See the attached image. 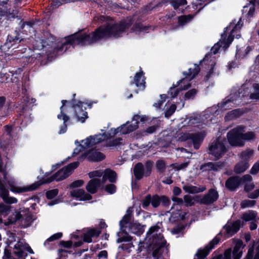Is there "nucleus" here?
<instances>
[{
    "mask_svg": "<svg viewBox=\"0 0 259 259\" xmlns=\"http://www.w3.org/2000/svg\"><path fill=\"white\" fill-rule=\"evenodd\" d=\"M133 17H129L119 24H109L106 27H100L90 34L85 33L74 34L68 37L66 41L62 44L60 48H55V51L57 52L62 51L64 47L69 44L89 45L107 37L119 36L122 32L133 24Z\"/></svg>",
    "mask_w": 259,
    "mask_h": 259,
    "instance_id": "obj_1",
    "label": "nucleus"
},
{
    "mask_svg": "<svg viewBox=\"0 0 259 259\" xmlns=\"http://www.w3.org/2000/svg\"><path fill=\"white\" fill-rule=\"evenodd\" d=\"M161 224H157L151 227L147 233V237L152 238L153 244L152 259H165L162 255L166 241L161 234Z\"/></svg>",
    "mask_w": 259,
    "mask_h": 259,
    "instance_id": "obj_2",
    "label": "nucleus"
},
{
    "mask_svg": "<svg viewBox=\"0 0 259 259\" xmlns=\"http://www.w3.org/2000/svg\"><path fill=\"white\" fill-rule=\"evenodd\" d=\"M242 26L243 22L241 18L238 21L236 20H233L229 26L226 28V30L231 29L230 34L227 38V32L224 31L222 34L221 38L219 41L212 48L211 50V52L215 54L218 52L220 48L224 49H227L233 40L235 32L240 30Z\"/></svg>",
    "mask_w": 259,
    "mask_h": 259,
    "instance_id": "obj_3",
    "label": "nucleus"
},
{
    "mask_svg": "<svg viewBox=\"0 0 259 259\" xmlns=\"http://www.w3.org/2000/svg\"><path fill=\"white\" fill-rule=\"evenodd\" d=\"M244 128V126L239 125L228 132L227 134L228 140L231 145L242 146L244 145L243 140L251 141L255 139V135L252 132L243 134Z\"/></svg>",
    "mask_w": 259,
    "mask_h": 259,
    "instance_id": "obj_4",
    "label": "nucleus"
},
{
    "mask_svg": "<svg viewBox=\"0 0 259 259\" xmlns=\"http://www.w3.org/2000/svg\"><path fill=\"white\" fill-rule=\"evenodd\" d=\"M199 70L200 69L199 66L197 64H195L193 68H189L188 73H186L185 72H184L183 74L184 75H186V77L178 81L177 84L175 87L170 88L168 92V95H169L171 98L176 97L179 93V90L178 89H176V87L182 83H186V84L183 87H182L181 91L186 90L190 88L191 86L190 83H187V82L193 79L198 73Z\"/></svg>",
    "mask_w": 259,
    "mask_h": 259,
    "instance_id": "obj_5",
    "label": "nucleus"
},
{
    "mask_svg": "<svg viewBox=\"0 0 259 259\" xmlns=\"http://www.w3.org/2000/svg\"><path fill=\"white\" fill-rule=\"evenodd\" d=\"M224 142L223 138H218L209 146L208 153L214 157L215 160L220 159L226 152Z\"/></svg>",
    "mask_w": 259,
    "mask_h": 259,
    "instance_id": "obj_6",
    "label": "nucleus"
},
{
    "mask_svg": "<svg viewBox=\"0 0 259 259\" xmlns=\"http://www.w3.org/2000/svg\"><path fill=\"white\" fill-rule=\"evenodd\" d=\"M108 138L104 135L99 134L94 136H90L84 140L81 141V144L79 145L78 147L74 149L73 155H75L82 150V148H87L91 147L102 141L105 140V138Z\"/></svg>",
    "mask_w": 259,
    "mask_h": 259,
    "instance_id": "obj_7",
    "label": "nucleus"
},
{
    "mask_svg": "<svg viewBox=\"0 0 259 259\" xmlns=\"http://www.w3.org/2000/svg\"><path fill=\"white\" fill-rule=\"evenodd\" d=\"M246 96V95L245 94V93H242V89H241L238 94L236 93L231 94L230 96L225 101L220 104V107L223 110H227L232 107H234L235 105H239L241 103L239 100L242 97Z\"/></svg>",
    "mask_w": 259,
    "mask_h": 259,
    "instance_id": "obj_8",
    "label": "nucleus"
},
{
    "mask_svg": "<svg viewBox=\"0 0 259 259\" xmlns=\"http://www.w3.org/2000/svg\"><path fill=\"white\" fill-rule=\"evenodd\" d=\"M14 254L17 256V259H25L27 255L24 250L27 251L30 253H34L31 248L23 240L19 239L13 247Z\"/></svg>",
    "mask_w": 259,
    "mask_h": 259,
    "instance_id": "obj_9",
    "label": "nucleus"
},
{
    "mask_svg": "<svg viewBox=\"0 0 259 259\" xmlns=\"http://www.w3.org/2000/svg\"><path fill=\"white\" fill-rule=\"evenodd\" d=\"M3 175L4 179L8 183L11 188V190L13 192L22 193L31 191L36 190L39 186V184L38 182H36L27 186L18 187L16 186V184L13 179H7L5 172H4Z\"/></svg>",
    "mask_w": 259,
    "mask_h": 259,
    "instance_id": "obj_10",
    "label": "nucleus"
},
{
    "mask_svg": "<svg viewBox=\"0 0 259 259\" xmlns=\"http://www.w3.org/2000/svg\"><path fill=\"white\" fill-rule=\"evenodd\" d=\"M79 165V162L75 161L70 163L67 166L62 168L58 171L52 177L50 182L55 180L60 181L67 178L72 172V171Z\"/></svg>",
    "mask_w": 259,
    "mask_h": 259,
    "instance_id": "obj_11",
    "label": "nucleus"
},
{
    "mask_svg": "<svg viewBox=\"0 0 259 259\" xmlns=\"http://www.w3.org/2000/svg\"><path fill=\"white\" fill-rule=\"evenodd\" d=\"M137 128V123L133 122L130 125L128 124V122H127L126 124H123L120 127L117 128L116 129H111L110 133L108 134H103L102 135L107 136L108 138H105V140L110 138L111 137L117 134L121 133L122 134H126L130 132H132Z\"/></svg>",
    "mask_w": 259,
    "mask_h": 259,
    "instance_id": "obj_12",
    "label": "nucleus"
},
{
    "mask_svg": "<svg viewBox=\"0 0 259 259\" xmlns=\"http://www.w3.org/2000/svg\"><path fill=\"white\" fill-rule=\"evenodd\" d=\"M203 136L200 134H182L180 139H181V141L191 139L193 142L194 148L196 149H198L203 141Z\"/></svg>",
    "mask_w": 259,
    "mask_h": 259,
    "instance_id": "obj_13",
    "label": "nucleus"
},
{
    "mask_svg": "<svg viewBox=\"0 0 259 259\" xmlns=\"http://www.w3.org/2000/svg\"><path fill=\"white\" fill-rule=\"evenodd\" d=\"M13 216L14 220L11 221V223H14L17 221L20 220L22 225L24 228L29 226L33 221L31 214L29 213H27L24 215L21 214V212H19L13 214Z\"/></svg>",
    "mask_w": 259,
    "mask_h": 259,
    "instance_id": "obj_14",
    "label": "nucleus"
},
{
    "mask_svg": "<svg viewBox=\"0 0 259 259\" xmlns=\"http://www.w3.org/2000/svg\"><path fill=\"white\" fill-rule=\"evenodd\" d=\"M220 238L215 237L204 248L199 249L196 255L200 259L205 258L209 253V251L214 248L215 245L220 241Z\"/></svg>",
    "mask_w": 259,
    "mask_h": 259,
    "instance_id": "obj_15",
    "label": "nucleus"
},
{
    "mask_svg": "<svg viewBox=\"0 0 259 259\" xmlns=\"http://www.w3.org/2000/svg\"><path fill=\"white\" fill-rule=\"evenodd\" d=\"M241 224L240 220H237L233 222H228L224 227L226 233L229 236L235 234L240 229Z\"/></svg>",
    "mask_w": 259,
    "mask_h": 259,
    "instance_id": "obj_16",
    "label": "nucleus"
},
{
    "mask_svg": "<svg viewBox=\"0 0 259 259\" xmlns=\"http://www.w3.org/2000/svg\"><path fill=\"white\" fill-rule=\"evenodd\" d=\"M219 198V194L214 189H211L208 191V192L204 195L201 199V203L204 204H209L213 203Z\"/></svg>",
    "mask_w": 259,
    "mask_h": 259,
    "instance_id": "obj_17",
    "label": "nucleus"
},
{
    "mask_svg": "<svg viewBox=\"0 0 259 259\" xmlns=\"http://www.w3.org/2000/svg\"><path fill=\"white\" fill-rule=\"evenodd\" d=\"M102 180L94 178L91 179L86 186L87 190L91 194H95L97 192L99 188L102 186Z\"/></svg>",
    "mask_w": 259,
    "mask_h": 259,
    "instance_id": "obj_18",
    "label": "nucleus"
},
{
    "mask_svg": "<svg viewBox=\"0 0 259 259\" xmlns=\"http://www.w3.org/2000/svg\"><path fill=\"white\" fill-rule=\"evenodd\" d=\"M70 195L72 197H76L80 200H89L92 199V196L86 193L82 189H73L70 191Z\"/></svg>",
    "mask_w": 259,
    "mask_h": 259,
    "instance_id": "obj_19",
    "label": "nucleus"
},
{
    "mask_svg": "<svg viewBox=\"0 0 259 259\" xmlns=\"http://www.w3.org/2000/svg\"><path fill=\"white\" fill-rule=\"evenodd\" d=\"M83 104L81 102H79L77 104L74 106L75 116L78 121L83 122L85 119L88 118V113L86 111L80 108V106Z\"/></svg>",
    "mask_w": 259,
    "mask_h": 259,
    "instance_id": "obj_20",
    "label": "nucleus"
},
{
    "mask_svg": "<svg viewBox=\"0 0 259 259\" xmlns=\"http://www.w3.org/2000/svg\"><path fill=\"white\" fill-rule=\"evenodd\" d=\"M223 162H207L200 166V169L203 171L213 170L217 171L219 168H222L224 166Z\"/></svg>",
    "mask_w": 259,
    "mask_h": 259,
    "instance_id": "obj_21",
    "label": "nucleus"
},
{
    "mask_svg": "<svg viewBox=\"0 0 259 259\" xmlns=\"http://www.w3.org/2000/svg\"><path fill=\"white\" fill-rule=\"evenodd\" d=\"M243 242L237 240L233 251V259H240L242 255V249L244 248Z\"/></svg>",
    "mask_w": 259,
    "mask_h": 259,
    "instance_id": "obj_22",
    "label": "nucleus"
},
{
    "mask_svg": "<svg viewBox=\"0 0 259 259\" xmlns=\"http://www.w3.org/2000/svg\"><path fill=\"white\" fill-rule=\"evenodd\" d=\"M87 158L89 161H97L103 160L104 155L103 153L96 150H92L87 154Z\"/></svg>",
    "mask_w": 259,
    "mask_h": 259,
    "instance_id": "obj_23",
    "label": "nucleus"
},
{
    "mask_svg": "<svg viewBox=\"0 0 259 259\" xmlns=\"http://www.w3.org/2000/svg\"><path fill=\"white\" fill-rule=\"evenodd\" d=\"M240 184L238 177H233L229 178L226 182V187L230 190H234Z\"/></svg>",
    "mask_w": 259,
    "mask_h": 259,
    "instance_id": "obj_24",
    "label": "nucleus"
},
{
    "mask_svg": "<svg viewBox=\"0 0 259 259\" xmlns=\"http://www.w3.org/2000/svg\"><path fill=\"white\" fill-rule=\"evenodd\" d=\"M100 233L101 231L99 229H90L84 234L83 240L85 242L90 243L92 241V237H97Z\"/></svg>",
    "mask_w": 259,
    "mask_h": 259,
    "instance_id": "obj_25",
    "label": "nucleus"
},
{
    "mask_svg": "<svg viewBox=\"0 0 259 259\" xmlns=\"http://www.w3.org/2000/svg\"><path fill=\"white\" fill-rule=\"evenodd\" d=\"M108 179L111 183H114L116 181V174L114 171L109 169H106L104 171V175L102 177V183L104 184Z\"/></svg>",
    "mask_w": 259,
    "mask_h": 259,
    "instance_id": "obj_26",
    "label": "nucleus"
},
{
    "mask_svg": "<svg viewBox=\"0 0 259 259\" xmlns=\"http://www.w3.org/2000/svg\"><path fill=\"white\" fill-rule=\"evenodd\" d=\"M183 189L187 193L194 194L203 192L206 190V187L204 186L185 185L183 186Z\"/></svg>",
    "mask_w": 259,
    "mask_h": 259,
    "instance_id": "obj_27",
    "label": "nucleus"
},
{
    "mask_svg": "<svg viewBox=\"0 0 259 259\" xmlns=\"http://www.w3.org/2000/svg\"><path fill=\"white\" fill-rule=\"evenodd\" d=\"M135 83L137 87L140 88L142 89L145 88V77L144 76L143 73H136L134 78V82L131 83L132 85L134 83Z\"/></svg>",
    "mask_w": 259,
    "mask_h": 259,
    "instance_id": "obj_28",
    "label": "nucleus"
},
{
    "mask_svg": "<svg viewBox=\"0 0 259 259\" xmlns=\"http://www.w3.org/2000/svg\"><path fill=\"white\" fill-rule=\"evenodd\" d=\"M248 167V162L241 160L235 165L234 171L236 174H241L244 172Z\"/></svg>",
    "mask_w": 259,
    "mask_h": 259,
    "instance_id": "obj_29",
    "label": "nucleus"
},
{
    "mask_svg": "<svg viewBox=\"0 0 259 259\" xmlns=\"http://www.w3.org/2000/svg\"><path fill=\"white\" fill-rule=\"evenodd\" d=\"M134 172L136 178L140 180L144 176V166L141 163H138L135 166Z\"/></svg>",
    "mask_w": 259,
    "mask_h": 259,
    "instance_id": "obj_30",
    "label": "nucleus"
},
{
    "mask_svg": "<svg viewBox=\"0 0 259 259\" xmlns=\"http://www.w3.org/2000/svg\"><path fill=\"white\" fill-rule=\"evenodd\" d=\"M257 217V213L253 210H249L244 213L241 219L246 222L254 221Z\"/></svg>",
    "mask_w": 259,
    "mask_h": 259,
    "instance_id": "obj_31",
    "label": "nucleus"
},
{
    "mask_svg": "<svg viewBox=\"0 0 259 259\" xmlns=\"http://www.w3.org/2000/svg\"><path fill=\"white\" fill-rule=\"evenodd\" d=\"M253 155V151L251 149H247L240 154L241 161L248 162Z\"/></svg>",
    "mask_w": 259,
    "mask_h": 259,
    "instance_id": "obj_32",
    "label": "nucleus"
},
{
    "mask_svg": "<svg viewBox=\"0 0 259 259\" xmlns=\"http://www.w3.org/2000/svg\"><path fill=\"white\" fill-rule=\"evenodd\" d=\"M58 119L62 118V119L64 121V124L61 127V128H60V130L59 131V134H64V133L66 132V131L67 130V125L65 124V123H66V122H67L69 119V117L68 116H67L66 115L63 114L62 115H58Z\"/></svg>",
    "mask_w": 259,
    "mask_h": 259,
    "instance_id": "obj_33",
    "label": "nucleus"
},
{
    "mask_svg": "<svg viewBox=\"0 0 259 259\" xmlns=\"http://www.w3.org/2000/svg\"><path fill=\"white\" fill-rule=\"evenodd\" d=\"M255 12V8L254 6L249 3L247 5L244 6L243 9V13H247L248 17H252Z\"/></svg>",
    "mask_w": 259,
    "mask_h": 259,
    "instance_id": "obj_34",
    "label": "nucleus"
},
{
    "mask_svg": "<svg viewBox=\"0 0 259 259\" xmlns=\"http://www.w3.org/2000/svg\"><path fill=\"white\" fill-rule=\"evenodd\" d=\"M170 4L174 9H178L180 6L186 5L187 4L186 0H169Z\"/></svg>",
    "mask_w": 259,
    "mask_h": 259,
    "instance_id": "obj_35",
    "label": "nucleus"
},
{
    "mask_svg": "<svg viewBox=\"0 0 259 259\" xmlns=\"http://www.w3.org/2000/svg\"><path fill=\"white\" fill-rule=\"evenodd\" d=\"M253 92L250 95L252 100H259V83H254L253 85Z\"/></svg>",
    "mask_w": 259,
    "mask_h": 259,
    "instance_id": "obj_36",
    "label": "nucleus"
},
{
    "mask_svg": "<svg viewBox=\"0 0 259 259\" xmlns=\"http://www.w3.org/2000/svg\"><path fill=\"white\" fill-rule=\"evenodd\" d=\"M257 249L258 250V251L255 254L253 259H259V242H258V245L257 246ZM253 254H254L253 247H251L249 248V249H248L247 254L244 259H252Z\"/></svg>",
    "mask_w": 259,
    "mask_h": 259,
    "instance_id": "obj_37",
    "label": "nucleus"
},
{
    "mask_svg": "<svg viewBox=\"0 0 259 259\" xmlns=\"http://www.w3.org/2000/svg\"><path fill=\"white\" fill-rule=\"evenodd\" d=\"M177 106L175 104H171L168 106L165 111V116L166 117H170L175 112Z\"/></svg>",
    "mask_w": 259,
    "mask_h": 259,
    "instance_id": "obj_38",
    "label": "nucleus"
},
{
    "mask_svg": "<svg viewBox=\"0 0 259 259\" xmlns=\"http://www.w3.org/2000/svg\"><path fill=\"white\" fill-rule=\"evenodd\" d=\"M118 235L119 237L117 239V243H120L122 242H130L132 240L131 237L127 234H124L123 235L121 234L120 235V233H118Z\"/></svg>",
    "mask_w": 259,
    "mask_h": 259,
    "instance_id": "obj_39",
    "label": "nucleus"
},
{
    "mask_svg": "<svg viewBox=\"0 0 259 259\" xmlns=\"http://www.w3.org/2000/svg\"><path fill=\"white\" fill-rule=\"evenodd\" d=\"M131 231L135 234H141L143 233L142 227L139 224L135 223L131 227Z\"/></svg>",
    "mask_w": 259,
    "mask_h": 259,
    "instance_id": "obj_40",
    "label": "nucleus"
},
{
    "mask_svg": "<svg viewBox=\"0 0 259 259\" xmlns=\"http://www.w3.org/2000/svg\"><path fill=\"white\" fill-rule=\"evenodd\" d=\"M239 179L240 181V184H242L243 185H245L246 184L251 183L252 181V177L248 174L245 175L241 178L239 177Z\"/></svg>",
    "mask_w": 259,
    "mask_h": 259,
    "instance_id": "obj_41",
    "label": "nucleus"
},
{
    "mask_svg": "<svg viewBox=\"0 0 259 259\" xmlns=\"http://www.w3.org/2000/svg\"><path fill=\"white\" fill-rule=\"evenodd\" d=\"M256 203L255 200L245 199L241 203V206L242 208L253 206Z\"/></svg>",
    "mask_w": 259,
    "mask_h": 259,
    "instance_id": "obj_42",
    "label": "nucleus"
},
{
    "mask_svg": "<svg viewBox=\"0 0 259 259\" xmlns=\"http://www.w3.org/2000/svg\"><path fill=\"white\" fill-rule=\"evenodd\" d=\"M89 176L92 179L94 178L99 179L104 175V171L101 170H95L89 173Z\"/></svg>",
    "mask_w": 259,
    "mask_h": 259,
    "instance_id": "obj_43",
    "label": "nucleus"
},
{
    "mask_svg": "<svg viewBox=\"0 0 259 259\" xmlns=\"http://www.w3.org/2000/svg\"><path fill=\"white\" fill-rule=\"evenodd\" d=\"M147 120V117L145 115H135L133 118L132 122H137L138 127L139 121L145 122Z\"/></svg>",
    "mask_w": 259,
    "mask_h": 259,
    "instance_id": "obj_44",
    "label": "nucleus"
},
{
    "mask_svg": "<svg viewBox=\"0 0 259 259\" xmlns=\"http://www.w3.org/2000/svg\"><path fill=\"white\" fill-rule=\"evenodd\" d=\"M184 201L187 206H192L194 204V200L193 197L189 195H186L184 196Z\"/></svg>",
    "mask_w": 259,
    "mask_h": 259,
    "instance_id": "obj_45",
    "label": "nucleus"
},
{
    "mask_svg": "<svg viewBox=\"0 0 259 259\" xmlns=\"http://www.w3.org/2000/svg\"><path fill=\"white\" fill-rule=\"evenodd\" d=\"M160 204V196L157 195L152 197L151 204L154 208L157 207Z\"/></svg>",
    "mask_w": 259,
    "mask_h": 259,
    "instance_id": "obj_46",
    "label": "nucleus"
},
{
    "mask_svg": "<svg viewBox=\"0 0 259 259\" xmlns=\"http://www.w3.org/2000/svg\"><path fill=\"white\" fill-rule=\"evenodd\" d=\"M239 114V111L238 110H234L227 113L225 118L226 120H231L236 117Z\"/></svg>",
    "mask_w": 259,
    "mask_h": 259,
    "instance_id": "obj_47",
    "label": "nucleus"
},
{
    "mask_svg": "<svg viewBox=\"0 0 259 259\" xmlns=\"http://www.w3.org/2000/svg\"><path fill=\"white\" fill-rule=\"evenodd\" d=\"M231 248L227 249L224 254L219 255L217 259H231Z\"/></svg>",
    "mask_w": 259,
    "mask_h": 259,
    "instance_id": "obj_48",
    "label": "nucleus"
},
{
    "mask_svg": "<svg viewBox=\"0 0 259 259\" xmlns=\"http://www.w3.org/2000/svg\"><path fill=\"white\" fill-rule=\"evenodd\" d=\"M152 164L150 162H148L146 163L145 167H144V176H148L151 173Z\"/></svg>",
    "mask_w": 259,
    "mask_h": 259,
    "instance_id": "obj_49",
    "label": "nucleus"
},
{
    "mask_svg": "<svg viewBox=\"0 0 259 259\" xmlns=\"http://www.w3.org/2000/svg\"><path fill=\"white\" fill-rule=\"evenodd\" d=\"M166 95L163 94L160 95V100H159L157 102L155 103L153 105V106L155 108H160L163 103L165 102L166 99Z\"/></svg>",
    "mask_w": 259,
    "mask_h": 259,
    "instance_id": "obj_50",
    "label": "nucleus"
},
{
    "mask_svg": "<svg viewBox=\"0 0 259 259\" xmlns=\"http://www.w3.org/2000/svg\"><path fill=\"white\" fill-rule=\"evenodd\" d=\"M152 197L150 195H147L142 201V206L144 208L147 207L151 203Z\"/></svg>",
    "mask_w": 259,
    "mask_h": 259,
    "instance_id": "obj_51",
    "label": "nucleus"
},
{
    "mask_svg": "<svg viewBox=\"0 0 259 259\" xmlns=\"http://www.w3.org/2000/svg\"><path fill=\"white\" fill-rule=\"evenodd\" d=\"M58 194V190L55 189L46 192V196L48 199H51L54 198Z\"/></svg>",
    "mask_w": 259,
    "mask_h": 259,
    "instance_id": "obj_52",
    "label": "nucleus"
},
{
    "mask_svg": "<svg viewBox=\"0 0 259 259\" xmlns=\"http://www.w3.org/2000/svg\"><path fill=\"white\" fill-rule=\"evenodd\" d=\"M131 212V210L128 209L127 210V214L125 215L123 219L120 221V226L121 228H122L124 227V225L126 224L128 222L130 218V214Z\"/></svg>",
    "mask_w": 259,
    "mask_h": 259,
    "instance_id": "obj_53",
    "label": "nucleus"
},
{
    "mask_svg": "<svg viewBox=\"0 0 259 259\" xmlns=\"http://www.w3.org/2000/svg\"><path fill=\"white\" fill-rule=\"evenodd\" d=\"M197 93L195 89H192L187 92L185 95V98L186 100L193 99Z\"/></svg>",
    "mask_w": 259,
    "mask_h": 259,
    "instance_id": "obj_54",
    "label": "nucleus"
},
{
    "mask_svg": "<svg viewBox=\"0 0 259 259\" xmlns=\"http://www.w3.org/2000/svg\"><path fill=\"white\" fill-rule=\"evenodd\" d=\"M192 18V17L189 16H182L179 17L178 21L179 23L181 25H184L185 23L190 21Z\"/></svg>",
    "mask_w": 259,
    "mask_h": 259,
    "instance_id": "obj_55",
    "label": "nucleus"
},
{
    "mask_svg": "<svg viewBox=\"0 0 259 259\" xmlns=\"http://www.w3.org/2000/svg\"><path fill=\"white\" fill-rule=\"evenodd\" d=\"M62 236V234L61 233H57L52 235L50 237H49L44 243L45 245H46V243L49 241H53L60 238Z\"/></svg>",
    "mask_w": 259,
    "mask_h": 259,
    "instance_id": "obj_56",
    "label": "nucleus"
},
{
    "mask_svg": "<svg viewBox=\"0 0 259 259\" xmlns=\"http://www.w3.org/2000/svg\"><path fill=\"white\" fill-rule=\"evenodd\" d=\"M156 166L159 170L163 171L165 168V163L163 160H159L156 162Z\"/></svg>",
    "mask_w": 259,
    "mask_h": 259,
    "instance_id": "obj_57",
    "label": "nucleus"
},
{
    "mask_svg": "<svg viewBox=\"0 0 259 259\" xmlns=\"http://www.w3.org/2000/svg\"><path fill=\"white\" fill-rule=\"evenodd\" d=\"M172 200L174 202V204L171 207V210L175 208L176 205H181L183 204L184 201L182 198L178 197H173Z\"/></svg>",
    "mask_w": 259,
    "mask_h": 259,
    "instance_id": "obj_58",
    "label": "nucleus"
},
{
    "mask_svg": "<svg viewBox=\"0 0 259 259\" xmlns=\"http://www.w3.org/2000/svg\"><path fill=\"white\" fill-rule=\"evenodd\" d=\"M84 183V182L83 180H78L75 181L74 182H72L70 187V188H75L77 187H79L81 186Z\"/></svg>",
    "mask_w": 259,
    "mask_h": 259,
    "instance_id": "obj_59",
    "label": "nucleus"
},
{
    "mask_svg": "<svg viewBox=\"0 0 259 259\" xmlns=\"http://www.w3.org/2000/svg\"><path fill=\"white\" fill-rule=\"evenodd\" d=\"M105 190L110 194H113L116 191V187L113 184H109L106 186Z\"/></svg>",
    "mask_w": 259,
    "mask_h": 259,
    "instance_id": "obj_60",
    "label": "nucleus"
},
{
    "mask_svg": "<svg viewBox=\"0 0 259 259\" xmlns=\"http://www.w3.org/2000/svg\"><path fill=\"white\" fill-rule=\"evenodd\" d=\"M248 197L251 199H255L259 196V189L255 190L252 192L248 193Z\"/></svg>",
    "mask_w": 259,
    "mask_h": 259,
    "instance_id": "obj_61",
    "label": "nucleus"
},
{
    "mask_svg": "<svg viewBox=\"0 0 259 259\" xmlns=\"http://www.w3.org/2000/svg\"><path fill=\"white\" fill-rule=\"evenodd\" d=\"M160 203L164 206H167L170 203V200L164 196H160Z\"/></svg>",
    "mask_w": 259,
    "mask_h": 259,
    "instance_id": "obj_62",
    "label": "nucleus"
},
{
    "mask_svg": "<svg viewBox=\"0 0 259 259\" xmlns=\"http://www.w3.org/2000/svg\"><path fill=\"white\" fill-rule=\"evenodd\" d=\"M5 133L10 136H12V132L13 130V127L11 125H7L4 126Z\"/></svg>",
    "mask_w": 259,
    "mask_h": 259,
    "instance_id": "obj_63",
    "label": "nucleus"
},
{
    "mask_svg": "<svg viewBox=\"0 0 259 259\" xmlns=\"http://www.w3.org/2000/svg\"><path fill=\"white\" fill-rule=\"evenodd\" d=\"M254 188V185L252 182L244 185V190L246 192H249V191L253 190Z\"/></svg>",
    "mask_w": 259,
    "mask_h": 259,
    "instance_id": "obj_64",
    "label": "nucleus"
}]
</instances>
